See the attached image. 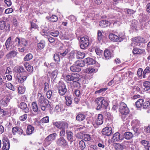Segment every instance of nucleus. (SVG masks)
Masks as SVG:
<instances>
[{
	"label": "nucleus",
	"instance_id": "nucleus-5",
	"mask_svg": "<svg viewBox=\"0 0 150 150\" xmlns=\"http://www.w3.org/2000/svg\"><path fill=\"white\" fill-rule=\"evenodd\" d=\"M53 125L57 128L62 129H67L68 128V124L65 121H57L53 122Z\"/></svg>",
	"mask_w": 150,
	"mask_h": 150
},
{
	"label": "nucleus",
	"instance_id": "nucleus-3",
	"mask_svg": "<svg viewBox=\"0 0 150 150\" xmlns=\"http://www.w3.org/2000/svg\"><path fill=\"white\" fill-rule=\"evenodd\" d=\"M47 101L49 103L48 100L46 98H45L44 96L43 95H41L40 97H38V103L39 105L41 107V110L43 111L45 110L46 106H48V104L46 103Z\"/></svg>",
	"mask_w": 150,
	"mask_h": 150
},
{
	"label": "nucleus",
	"instance_id": "nucleus-64",
	"mask_svg": "<svg viewBox=\"0 0 150 150\" xmlns=\"http://www.w3.org/2000/svg\"><path fill=\"white\" fill-rule=\"evenodd\" d=\"M146 11L148 13H150V3H148L146 7Z\"/></svg>",
	"mask_w": 150,
	"mask_h": 150
},
{
	"label": "nucleus",
	"instance_id": "nucleus-15",
	"mask_svg": "<svg viewBox=\"0 0 150 150\" xmlns=\"http://www.w3.org/2000/svg\"><path fill=\"white\" fill-rule=\"evenodd\" d=\"M13 70L16 73H25L26 74L28 73L25 70L22 66L15 67Z\"/></svg>",
	"mask_w": 150,
	"mask_h": 150
},
{
	"label": "nucleus",
	"instance_id": "nucleus-22",
	"mask_svg": "<svg viewBox=\"0 0 150 150\" xmlns=\"http://www.w3.org/2000/svg\"><path fill=\"white\" fill-rule=\"evenodd\" d=\"M70 69L71 71L73 72H79L81 70V68L77 66L75 63L70 67Z\"/></svg>",
	"mask_w": 150,
	"mask_h": 150
},
{
	"label": "nucleus",
	"instance_id": "nucleus-17",
	"mask_svg": "<svg viewBox=\"0 0 150 150\" xmlns=\"http://www.w3.org/2000/svg\"><path fill=\"white\" fill-rule=\"evenodd\" d=\"M29 73H27L25 76H17L16 77V80L18 81L21 83H23L24 81L26 79L27 77L29 75Z\"/></svg>",
	"mask_w": 150,
	"mask_h": 150
},
{
	"label": "nucleus",
	"instance_id": "nucleus-1",
	"mask_svg": "<svg viewBox=\"0 0 150 150\" xmlns=\"http://www.w3.org/2000/svg\"><path fill=\"white\" fill-rule=\"evenodd\" d=\"M95 103L97 110H100L102 108L106 109L108 105V102L103 97H98L96 99Z\"/></svg>",
	"mask_w": 150,
	"mask_h": 150
},
{
	"label": "nucleus",
	"instance_id": "nucleus-33",
	"mask_svg": "<svg viewBox=\"0 0 150 150\" xmlns=\"http://www.w3.org/2000/svg\"><path fill=\"white\" fill-rule=\"evenodd\" d=\"M143 86L144 90L146 91H148L150 89V82L149 81H146L143 83Z\"/></svg>",
	"mask_w": 150,
	"mask_h": 150
},
{
	"label": "nucleus",
	"instance_id": "nucleus-57",
	"mask_svg": "<svg viewBox=\"0 0 150 150\" xmlns=\"http://www.w3.org/2000/svg\"><path fill=\"white\" fill-rule=\"evenodd\" d=\"M133 129L135 133L137 135H138L141 132V131L140 130V129L139 128H136L133 127Z\"/></svg>",
	"mask_w": 150,
	"mask_h": 150
},
{
	"label": "nucleus",
	"instance_id": "nucleus-52",
	"mask_svg": "<svg viewBox=\"0 0 150 150\" xmlns=\"http://www.w3.org/2000/svg\"><path fill=\"white\" fill-rule=\"evenodd\" d=\"M6 87L8 88L9 89L13 91H14V88L12 84L11 83H6Z\"/></svg>",
	"mask_w": 150,
	"mask_h": 150
},
{
	"label": "nucleus",
	"instance_id": "nucleus-61",
	"mask_svg": "<svg viewBox=\"0 0 150 150\" xmlns=\"http://www.w3.org/2000/svg\"><path fill=\"white\" fill-rule=\"evenodd\" d=\"M27 118V114H24L23 115L21 116L20 117L19 119L21 121H24Z\"/></svg>",
	"mask_w": 150,
	"mask_h": 150
},
{
	"label": "nucleus",
	"instance_id": "nucleus-49",
	"mask_svg": "<svg viewBox=\"0 0 150 150\" xmlns=\"http://www.w3.org/2000/svg\"><path fill=\"white\" fill-rule=\"evenodd\" d=\"M25 91V88L23 86L19 87L18 89V93L21 94H23L24 93Z\"/></svg>",
	"mask_w": 150,
	"mask_h": 150
},
{
	"label": "nucleus",
	"instance_id": "nucleus-47",
	"mask_svg": "<svg viewBox=\"0 0 150 150\" xmlns=\"http://www.w3.org/2000/svg\"><path fill=\"white\" fill-rule=\"evenodd\" d=\"M85 147V144L83 140L80 141L79 143V147L80 148V149L83 150L84 149Z\"/></svg>",
	"mask_w": 150,
	"mask_h": 150
},
{
	"label": "nucleus",
	"instance_id": "nucleus-14",
	"mask_svg": "<svg viewBox=\"0 0 150 150\" xmlns=\"http://www.w3.org/2000/svg\"><path fill=\"white\" fill-rule=\"evenodd\" d=\"M12 132L13 135H15L17 133L18 134L21 135L23 134L24 132L21 128L17 127H14L12 128Z\"/></svg>",
	"mask_w": 150,
	"mask_h": 150
},
{
	"label": "nucleus",
	"instance_id": "nucleus-39",
	"mask_svg": "<svg viewBox=\"0 0 150 150\" xmlns=\"http://www.w3.org/2000/svg\"><path fill=\"white\" fill-rule=\"evenodd\" d=\"M85 61H79V60H78L76 61L75 63L76 65L79 67H83L85 66Z\"/></svg>",
	"mask_w": 150,
	"mask_h": 150
},
{
	"label": "nucleus",
	"instance_id": "nucleus-42",
	"mask_svg": "<svg viewBox=\"0 0 150 150\" xmlns=\"http://www.w3.org/2000/svg\"><path fill=\"white\" fill-rule=\"evenodd\" d=\"M11 37H10L6 40L5 45L6 46V49L7 50H8L10 48V42L11 40Z\"/></svg>",
	"mask_w": 150,
	"mask_h": 150
},
{
	"label": "nucleus",
	"instance_id": "nucleus-40",
	"mask_svg": "<svg viewBox=\"0 0 150 150\" xmlns=\"http://www.w3.org/2000/svg\"><path fill=\"white\" fill-rule=\"evenodd\" d=\"M95 71V69L91 67H89L84 70V72L85 73L91 74L93 73Z\"/></svg>",
	"mask_w": 150,
	"mask_h": 150
},
{
	"label": "nucleus",
	"instance_id": "nucleus-63",
	"mask_svg": "<svg viewBox=\"0 0 150 150\" xmlns=\"http://www.w3.org/2000/svg\"><path fill=\"white\" fill-rule=\"evenodd\" d=\"M52 91L51 90L48 91L46 93L47 97L48 99H50L52 95Z\"/></svg>",
	"mask_w": 150,
	"mask_h": 150
},
{
	"label": "nucleus",
	"instance_id": "nucleus-55",
	"mask_svg": "<svg viewBox=\"0 0 150 150\" xmlns=\"http://www.w3.org/2000/svg\"><path fill=\"white\" fill-rule=\"evenodd\" d=\"M70 51L67 48L63 52H60V54L62 56H64L66 55Z\"/></svg>",
	"mask_w": 150,
	"mask_h": 150
},
{
	"label": "nucleus",
	"instance_id": "nucleus-28",
	"mask_svg": "<svg viewBox=\"0 0 150 150\" xmlns=\"http://www.w3.org/2000/svg\"><path fill=\"white\" fill-rule=\"evenodd\" d=\"M84 61L88 65H92L95 64L96 62L95 60L91 58L88 57L84 59Z\"/></svg>",
	"mask_w": 150,
	"mask_h": 150
},
{
	"label": "nucleus",
	"instance_id": "nucleus-45",
	"mask_svg": "<svg viewBox=\"0 0 150 150\" xmlns=\"http://www.w3.org/2000/svg\"><path fill=\"white\" fill-rule=\"evenodd\" d=\"M47 19L52 22H56L58 20V18L55 15H52V16L47 17Z\"/></svg>",
	"mask_w": 150,
	"mask_h": 150
},
{
	"label": "nucleus",
	"instance_id": "nucleus-23",
	"mask_svg": "<svg viewBox=\"0 0 150 150\" xmlns=\"http://www.w3.org/2000/svg\"><path fill=\"white\" fill-rule=\"evenodd\" d=\"M103 115L101 114H99L98 115V117L96 120V124L98 125H100L103 123Z\"/></svg>",
	"mask_w": 150,
	"mask_h": 150
},
{
	"label": "nucleus",
	"instance_id": "nucleus-32",
	"mask_svg": "<svg viewBox=\"0 0 150 150\" xmlns=\"http://www.w3.org/2000/svg\"><path fill=\"white\" fill-rule=\"evenodd\" d=\"M17 53L15 51H12L9 52L6 56L7 59L14 57L17 55Z\"/></svg>",
	"mask_w": 150,
	"mask_h": 150
},
{
	"label": "nucleus",
	"instance_id": "nucleus-46",
	"mask_svg": "<svg viewBox=\"0 0 150 150\" xmlns=\"http://www.w3.org/2000/svg\"><path fill=\"white\" fill-rule=\"evenodd\" d=\"M142 107L144 109H148L150 108V104L149 101H146L143 103Z\"/></svg>",
	"mask_w": 150,
	"mask_h": 150
},
{
	"label": "nucleus",
	"instance_id": "nucleus-38",
	"mask_svg": "<svg viewBox=\"0 0 150 150\" xmlns=\"http://www.w3.org/2000/svg\"><path fill=\"white\" fill-rule=\"evenodd\" d=\"M57 69L55 70L51 74V79L54 81L56 78L58 74Z\"/></svg>",
	"mask_w": 150,
	"mask_h": 150
},
{
	"label": "nucleus",
	"instance_id": "nucleus-26",
	"mask_svg": "<svg viewBox=\"0 0 150 150\" xmlns=\"http://www.w3.org/2000/svg\"><path fill=\"white\" fill-rule=\"evenodd\" d=\"M114 147L116 150H123L125 146L122 144L116 143Z\"/></svg>",
	"mask_w": 150,
	"mask_h": 150
},
{
	"label": "nucleus",
	"instance_id": "nucleus-60",
	"mask_svg": "<svg viewBox=\"0 0 150 150\" xmlns=\"http://www.w3.org/2000/svg\"><path fill=\"white\" fill-rule=\"evenodd\" d=\"M53 58L55 61L58 62L60 61V58L58 54H54Z\"/></svg>",
	"mask_w": 150,
	"mask_h": 150
},
{
	"label": "nucleus",
	"instance_id": "nucleus-53",
	"mask_svg": "<svg viewBox=\"0 0 150 150\" xmlns=\"http://www.w3.org/2000/svg\"><path fill=\"white\" fill-rule=\"evenodd\" d=\"M117 37L119 40V42L122 41L125 38L124 34L122 33H120L117 36Z\"/></svg>",
	"mask_w": 150,
	"mask_h": 150
},
{
	"label": "nucleus",
	"instance_id": "nucleus-11",
	"mask_svg": "<svg viewBox=\"0 0 150 150\" xmlns=\"http://www.w3.org/2000/svg\"><path fill=\"white\" fill-rule=\"evenodd\" d=\"M123 139L124 137L123 136H121L120 134L118 132L114 134L112 137V139L115 142H121Z\"/></svg>",
	"mask_w": 150,
	"mask_h": 150
},
{
	"label": "nucleus",
	"instance_id": "nucleus-2",
	"mask_svg": "<svg viewBox=\"0 0 150 150\" xmlns=\"http://www.w3.org/2000/svg\"><path fill=\"white\" fill-rule=\"evenodd\" d=\"M80 75L77 73H72L71 75H67L64 77V79L67 82H69L70 81L75 80L73 81L74 85L78 86L79 85V83L77 82L80 80Z\"/></svg>",
	"mask_w": 150,
	"mask_h": 150
},
{
	"label": "nucleus",
	"instance_id": "nucleus-59",
	"mask_svg": "<svg viewBox=\"0 0 150 150\" xmlns=\"http://www.w3.org/2000/svg\"><path fill=\"white\" fill-rule=\"evenodd\" d=\"M21 40L20 38L18 37L16 38L14 42L16 43V44L18 46H21Z\"/></svg>",
	"mask_w": 150,
	"mask_h": 150
},
{
	"label": "nucleus",
	"instance_id": "nucleus-30",
	"mask_svg": "<svg viewBox=\"0 0 150 150\" xmlns=\"http://www.w3.org/2000/svg\"><path fill=\"white\" fill-rule=\"evenodd\" d=\"M104 38V36L102 34V32L100 30L98 31L97 36V41L100 42L102 41Z\"/></svg>",
	"mask_w": 150,
	"mask_h": 150
},
{
	"label": "nucleus",
	"instance_id": "nucleus-31",
	"mask_svg": "<svg viewBox=\"0 0 150 150\" xmlns=\"http://www.w3.org/2000/svg\"><path fill=\"white\" fill-rule=\"evenodd\" d=\"M45 46V42L43 40L41 41L37 44L38 50H41L42 49L44 48Z\"/></svg>",
	"mask_w": 150,
	"mask_h": 150
},
{
	"label": "nucleus",
	"instance_id": "nucleus-35",
	"mask_svg": "<svg viewBox=\"0 0 150 150\" xmlns=\"http://www.w3.org/2000/svg\"><path fill=\"white\" fill-rule=\"evenodd\" d=\"M144 100L143 99H140L138 100L135 103V105L138 108H140L143 106V103L144 102Z\"/></svg>",
	"mask_w": 150,
	"mask_h": 150
},
{
	"label": "nucleus",
	"instance_id": "nucleus-50",
	"mask_svg": "<svg viewBox=\"0 0 150 150\" xmlns=\"http://www.w3.org/2000/svg\"><path fill=\"white\" fill-rule=\"evenodd\" d=\"M6 22L5 21H0V29L1 30H3L5 29L6 25Z\"/></svg>",
	"mask_w": 150,
	"mask_h": 150
},
{
	"label": "nucleus",
	"instance_id": "nucleus-10",
	"mask_svg": "<svg viewBox=\"0 0 150 150\" xmlns=\"http://www.w3.org/2000/svg\"><path fill=\"white\" fill-rule=\"evenodd\" d=\"M57 135V134L55 133L49 135L45 138V142H48V144H50L53 140L55 139Z\"/></svg>",
	"mask_w": 150,
	"mask_h": 150
},
{
	"label": "nucleus",
	"instance_id": "nucleus-8",
	"mask_svg": "<svg viewBox=\"0 0 150 150\" xmlns=\"http://www.w3.org/2000/svg\"><path fill=\"white\" fill-rule=\"evenodd\" d=\"M133 42L131 43V45L133 46L134 45L136 46H139L140 45V43L144 42L145 39L142 37H134L132 39Z\"/></svg>",
	"mask_w": 150,
	"mask_h": 150
},
{
	"label": "nucleus",
	"instance_id": "nucleus-25",
	"mask_svg": "<svg viewBox=\"0 0 150 150\" xmlns=\"http://www.w3.org/2000/svg\"><path fill=\"white\" fill-rule=\"evenodd\" d=\"M24 66L27 71L30 73L33 72V67L30 65L28 63L25 62L24 64Z\"/></svg>",
	"mask_w": 150,
	"mask_h": 150
},
{
	"label": "nucleus",
	"instance_id": "nucleus-20",
	"mask_svg": "<svg viewBox=\"0 0 150 150\" xmlns=\"http://www.w3.org/2000/svg\"><path fill=\"white\" fill-rule=\"evenodd\" d=\"M66 133L68 140L71 143L73 141V136L72 132L70 130H66Z\"/></svg>",
	"mask_w": 150,
	"mask_h": 150
},
{
	"label": "nucleus",
	"instance_id": "nucleus-36",
	"mask_svg": "<svg viewBox=\"0 0 150 150\" xmlns=\"http://www.w3.org/2000/svg\"><path fill=\"white\" fill-rule=\"evenodd\" d=\"M65 100H66V104L67 106H69L72 103V99L69 96L65 97Z\"/></svg>",
	"mask_w": 150,
	"mask_h": 150
},
{
	"label": "nucleus",
	"instance_id": "nucleus-21",
	"mask_svg": "<svg viewBox=\"0 0 150 150\" xmlns=\"http://www.w3.org/2000/svg\"><path fill=\"white\" fill-rule=\"evenodd\" d=\"M86 117V115L83 113H79L76 115V119L79 122H81L84 120Z\"/></svg>",
	"mask_w": 150,
	"mask_h": 150
},
{
	"label": "nucleus",
	"instance_id": "nucleus-41",
	"mask_svg": "<svg viewBox=\"0 0 150 150\" xmlns=\"http://www.w3.org/2000/svg\"><path fill=\"white\" fill-rule=\"evenodd\" d=\"M38 28V25L36 23L33 22H31V26L30 28V30L31 31L34 30Z\"/></svg>",
	"mask_w": 150,
	"mask_h": 150
},
{
	"label": "nucleus",
	"instance_id": "nucleus-7",
	"mask_svg": "<svg viewBox=\"0 0 150 150\" xmlns=\"http://www.w3.org/2000/svg\"><path fill=\"white\" fill-rule=\"evenodd\" d=\"M58 89L59 94L61 96L64 95L67 91L66 85L62 83H59L58 86Z\"/></svg>",
	"mask_w": 150,
	"mask_h": 150
},
{
	"label": "nucleus",
	"instance_id": "nucleus-13",
	"mask_svg": "<svg viewBox=\"0 0 150 150\" xmlns=\"http://www.w3.org/2000/svg\"><path fill=\"white\" fill-rule=\"evenodd\" d=\"M112 23V22L111 23L107 20H103L99 22V25L101 28H106L109 26Z\"/></svg>",
	"mask_w": 150,
	"mask_h": 150
},
{
	"label": "nucleus",
	"instance_id": "nucleus-44",
	"mask_svg": "<svg viewBox=\"0 0 150 150\" xmlns=\"http://www.w3.org/2000/svg\"><path fill=\"white\" fill-rule=\"evenodd\" d=\"M32 107L33 111L35 112H36L38 111V107L36 103L33 102L32 105Z\"/></svg>",
	"mask_w": 150,
	"mask_h": 150
},
{
	"label": "nucleus",
	"instance_id": "nucleus-58",
	"mask_svg": "<svg viewBox=\"0 0 150 150\" xmlns=\"http://www.w3.org/2000/svg\"><path fill=\"white\" fill-rule=\"evenodd\" d=\"M26 107H27V105L26 103L24 102L21 103L19 106V107L21 109L23 110L26 108Z\"/></svg>",
	"mask_w": 150,
	"mask_h": 150
},
{
	"label": "nucleus",
	"instance_id": "nucleus-18",
	"mask_svg": "<svg viewBox=\"0 0 150 150\" xmlns=\"http://www.w3.org/2000/svg\"><path fill=\"white\" fill-rule=\"evenodd\" d=\"M104 56L105 59L108 60L113 57V54L110 50L108 49H106L104 52Z\"/></svg>",
	"mask_w": 150,
	"mask_h": 150
},
{
	"label": "nucleus",
	"instance_id": "nucleus-9",
	"mask_svg": "<svg viewBox=\"0 0 150 150\" xmlns=\"http://www.w3.org/2000/svg\"><path fill=\"white\" fill-rule=\"evenodd\" d=\"M112 130L111 127H107L103 129L102 133L103 135L110 136L112 133Z\"/></svg>",
	"mask_w": 150,
	"mask_h": 150
},
{
	"label": "nucleus",
	"instance_id": "nucleus-24",
	"mask_svg": "<svg viewBox=\"0 0 150 150\" xmlns=\"http://www.w3.org/2000/svg\"><path fill=\"white\" fill-rule=\"evenodd\" d=\"M133 137V135L132 133L129 132H125L124 134V137L127 140L132 139Z\"/></svg>",
	"mask_w": 150,
	"mask_h": 150
},
{
	"label": "nucleus",
	"instance_id": "nucleus-16",
	"mask_svg": "<svg viewBox=\"0 0 150 150\" xmlns=\"http://www.w3.org/2000/svg\"><path fill=\"white\" fill-rule=\"evenodd\" d=\"M3 145L2 150H8L10 147L9 141L8 139H4L3 140Z\"/></svg>",
	"mask_w": 150,
	"mask_h": 150
},
{
	"label": "nucleus",
	"instance_id": "nucleus-43",
	"mask_svg": "<svg viewBox=\"0 0 150 150\" xmlns=\"http://www.w3.org/2000/svg\"><path fill=\"white\" fill-rule=\"evenodd\" d=\"M33 58V55L31 53H29L27 54L24 58V60L27 61Z\"/></svg>",
	"mask_w": 150,
	"mask_h": 150
},
{
	"label": "nucleus",
	"instance_id": "nucleus-37",
	"mask_svg": "<svg viewBox=\"0 0 150 150\" xmlns=\"http://www.w3.org/2000/svg\"><path fill=\"white\" fill-rule=\"evenodd\" d=\"M76 56L77 58L83 59L85 56V54L83 52L79 51H76Z\"/></svg>",
	"mask_w": 150,
	"mask_h": 150
},
{
	"label": "nucleus",
	"instance_id": "nucleus-56",
	"mask_svg": "<svg viewBox=\"0 0 150 150\" xmlns=\"http://www.w3.org/2000/svg\"><path fill=\"white\" fill-rule=\"evenodd\" d=\"M43 123H47L49 122V117L47 116L43 117L41 120Z\"/></svg>",
	"mask_w": 150,
	"mask_h": 150
},
{
	"label": "nucleus",
	"instance_id": "nucleus-19",
	"mask_svg": "<svg viewBox=\"0 0 150 150\" xmlns=\"http://www.w3.org/2000/svg\"><path fill=\"white\" fill-rule=\"evenodd\" d=\"M132 52L133 54H141L145 53L144 50L139 49L138 48H134L133 49Z\"/></svg>",
	"mask_w": 150,
	"mask_h": 150
},
{
	"label": "nucleus",
	"instance_id": "nucleus-29",
	"mask_svg": "<svg viewBox=\"0 0 150 150\" xmlns=\"http://www.w3.org/2000/svg\"><path fill=\"white\" fill-rule=\"evenodd\" d=\"M34 127L30 125H28L26 130V132L28 135L31 134L34 130Z\"/></svg>",
	"mask_w": 150,
	"mask_h": 150
},
{
	"label": "nucleus",
	"instance_id": "nucleus-48",
	"mask_svg": "<svg viewBox=\"0 0 150 150\" xmlns=\"http://www.w3.org/2000/svg\"><path fill=\"white\" fill-rule=\"evenodd\" d=\"M21 46H26L28 45V43L27 41L24 38H21Z\"/></svg>",
	"mask_w": 150,
	"mask_h": 150
},
{
	"label": "nucleus",
	"instance_id": "nucleus-4",
	"mask_svg": "<svg viewBox=\"0 0 150 150\" xmlns=\"http://www.w3.org/2000/svg\"><path fill=\"white\" fill-rule=\"evenodd\" d=\"M119 109L120 112L121 114H128L129 112V109L127 105L123 102L120 103Z\"/></svg>",
	"mask_w": 150,
	"mask_h": 150
},
{
	"label": "nucleus",
	"instance_id": "nucleus-54",
	"mask_svg": "<svg viewBox=\"0 0 150 150\" xmlns=\"http://www.w3.org/2000/svg\"><path fill=\"white\" fill-rule=\"evenodd\" d=\"M83 137L84 140L86 141H90L91 139V137L88 134H84Z\"/></svg>",
	"mask_w": 150,
	"mask_h": 150
},
{
	"label": "nucleus",
	"instance_id": "nucleus-34",
	"mask_svg": "<svg viewBox=\"0 0 150 150\" xmlns=\"http://www.w3.org/2000/svg\"><path fill=\"white\" fill-rule=\"evenodd\" d=\"M150 73V66H147L143 72V77L144 78L146 77V75Z\"/></svg>",
	"mask_w": 150,
	"mask_h": 150
},
{
	"label": "nucleus",
	"instance_id": "nucleus-62",
	"mask_svg": "<svg viewBox=\"0 0 150 150\" xmlns=\"http://www.w3.org/2000/svg\"><path fill=\"white\" fill-rule=\"evenodd\" d=\"M98 145L99 147L102 149L104 148L106 146L105 144L103 142H100L99 143Z\"/></svg>",
	"mask_w": 150,
	"mask_h": 150
},
{
	"label": "nucleus",
	"instance_id": "nucleus-51",
	"mask_svg": "<svg viewBox=\"0 0 150 150\" xmlns=\"http://www.w3.org/2000/svg\"><path fill=\"white\" fill-rule=\"evenodd\" d=\"M59 34V32L58 30H56L53 32H51L50 33V34L53 36L57 37Z\"/></svg>",
	"mask_w": 150,
	"mask_h": 150
},
{
	"label": "nucleus",
	"instance_id": "nucleus-27",
	"mask_svg": "<svg viewBox=\"0 0 150 150\" xmlns=\"http://www.w3.org/2000/svg\"><path fill=\"white\" fill-rule=\"evenodd\" d=\"M109 39L112 41L119 42L117 36L112 33L110 34L109 35Z\"/></svg>",
	"mask_w": 150,
	"mask_h": 150
},
{
	"label": "nucleus",
	"instance_id": "nucleus-12",
	"mask_svg": "<svg viewBox=\"0 0 150 150\" xmlns=\"http://www.w3.org/2000/svg\"><path fill=\"white\" fill-rule=\"evenodd\" d=\"M57 144L59 146H65L67 145L66 141L63 137H60L56 141Z\"/></svg>",
	"mask_w": 150,
	"mask_h": 150
},
{
	"label": "nucleus",
	"instance_id": "nucleus-6",
	"mask_svg": "<svg viewBox=\"0 0 150 150\" xmlns=\"http://www.w3.org/2000/svg\"><path fill=\"white\" fill-rule=\"evenodd\" d=\"M80 40V48L82 49H86L89 44L88 38L87 37H83L81 38Z\"/></svg>",
	"mask_w": 150,
	"mask_h": 150
}]
</instances>
